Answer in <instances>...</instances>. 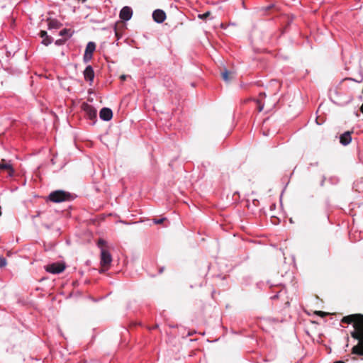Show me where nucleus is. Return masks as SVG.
<instances>
[{"label":"nucleus","instance_id":"nucleus-1","mask_svg":"<svg viewBox=\"0 0 363 363\" xmlns=\"http://www.w3.org/2000/svg\"><path fill=\"white\" fill-rule=\"evenodd\" d=\"M342 322L346 323H353L355 331L352 333V337L358 340L359 342L352 350V354L363 355V315L353 314L345 316Z\"/></svg>","mask_w":363,"mask_h":363},{"label":"nucleus","instance_id":"nucleus-2","mask_svg":"<svg viewBox=\"0 0 363 363\" xmlns=\"http://www.w3.org/2000/svg\"><path fill=\"white\" fill-rule=\"evenodd\" d=\"M45 269L49 273L54 274H60L65 270V264L64 263L55 262L45 266Z\"/></svg>","mask_w":363,"mask_h":363},{"label":"nucleus","instance_id":"nucleus-3","mask_svg":"<svg viewBox=\"0 0 363 363\" xmlns=\"http://www.w3.org/2000/svg\"><path fill=\"white\" fill-rule=\"evenodd\" d=\"M69 195L62 190L53 191L50 194V200L55 203H60L66 200Z\"/></svg>","mask_w":363,"mask_h":363},{"label":"nucleus","instance_id":"nucleus-4","mask_svg":"<svg viewBox=\"0 0 363 363\" xmlns=\"http://www.w3.org/2000/svg\"><path fill=\"white\" fill-rule=\"evenodd\" d=\"M112 257L111 253L104 247L101 249V264L106 266L111 263Z\"/></svg>","mask_w":363,"mask_h":363},{"label":"nucleus","instance_id":"nucleus-5","mask_svg":"<svg viewBox=\"0 0 363 363\" xmlns=\"http://www.w3.org/2000/svg\"><path fill=\"white\" fill-rule=\"evenodd\" d=\"M95 49L96 45L94 42H89L87 43L84 55V60L85 62H89L92 58L93 52Z\"/></svg>","mask_w":363,"mask_h":363},{"label":"nucleus","instance_id":"nucleus-6","mask_svg":"<svg viewBox=\"0 0 363 363\" xmlns=\"http://www.w3.org/2000/svg\"><path fill=\"white\" fill-rule=\"evenodd\" d=\"M152 18L157 23H162L166 19V13L162 9H156L152 13Z\"/></svg>","mask_w":363,"mask_h":363},{"label":"nucleus","instance_id":"nucleus-7","mask_svg":"<svg viewBox=\"0 0 363 363\" xmlns=\"http://www.w3.org/2000/svg\"><path fill=\"white\" fill-rule=\"evenodd\" d=\"M133 16V11L128 6H124L120 11V18L124 21H129Z\"/></svg>","mask_w":363,"mask_h":363},{"label":"nucleus","instance_id":"nucleus-8","mask_svg":"<svg viewBox=\"0 0 363 363\" xmlns=\"http://www.w3.org/2000/svg\"><path fill=\"white\" fill-rule=\"evenodd\" d=\"M99 116L104 121H109L113 117L112 110L109 108H103L100 111Z\"/></svg>","mask_w":363,"mask_h":363},{"label":"nucleus","instance_id":"nucleus-9","mask_svg":"<svg viewBox=\"0 0 363 363\" xmlns=\"http://www.w3.org/2000/svg\"><path fill=\"white\" fill-rule=\"evenodd\" d=\"M84 77L85 80L91 84L94 77V72L91 66L89 65L85 68L84 71Z\"/></svg>","mask_w":363,"mask_h":363},{"label":"nucleus","instance_id":"nucleus-10","mask_svg":"<svg viewBox=\"0 0 363 363\" xmlns=\"http://www.w3.org/2000/svg\"><path fill=\"white\" fill-rule=\"evenodd\" d=\"M0 169L8 170L9 177H12L13 175L14 170L12 167L11 162H6L5 160H2L0 162Z\"/></svg>","mask_w":363,"mask_h":363},{"label":"nucleus","instance_id":"nucleus-11","mask_svg":"<svg viewBox=\"0 0 363 363\" xmlns=\"http://www.w3.org/2000/svg\"><path fill=\"white\" fill-rule=\"evenodd\" d=\"M340 143L343 145H348L352 141L351 133L347 131L342 134L340 137Z\"/></svg>","mask_w":363,"mask_h":363},{"label":"nucleus","instance_id":"nucleus-12","mask_svg":"<svg viewBox=\"0 0 363 363\" xmlns=\"http://www.w3.org/2000/svg\"><path fill=\"white\" fill-rule=\"evenodd\" d=\"M84 110L86 112L90 119H93L96 117V111L92 106L88 104L84 105Z\"/></svg>","mask_w":363,"mask_h":363},{"label":"nucleus","instance_id":"nucleus-13","mask_svg":"<svg viewBox=\"0 0 363 363\" xmlns=\"http://www.w3.org/2000/svg\"><path fill=\"white\" fill-rule=\"evenodd\" d=\"M40 36L43 38L42 43L46 46L50 45L52 42V38L48 35L46 31L42 30L40 33Z\"/></svg>","mask_w":363,"mask_h":363},{"label":"nucleus","instance_id":"nucleus-14","mask_svg":"<svg viewBox=\"0 0 363 363\" xmlns=\"http://www.w3.org/2000/svg\"><path fill=\"white\" fill-rule=\"evenodd\" d=\"M59 34L60 36H67V38H70L72 36L70 30L67 29H62L60 31Z\"/></svg>","mask_w":363,"mask_h":363},{"label":"nucleus","instance_id":"nucleus-15","mask_svg":"<svg viewBox=\"0 0 363 363\" xmlns=\"http://www.w3.org/2000/svg\"><path fill=\"white\" fill-rule=\"evenodd\" d=\"M229 74H231V73H229L226 69L222 73V77L223 80L227 83L229 82L230 80V79L229 78Z\"/></svg>","mask_w":363,"mask_h":363},{"label":"nucleus","instance_id":"nucleus-16","mask_svg":"<svg viewBox=\"0 0 363 363\" xmlns=\"http://www.w3.org/2000/svg\"><path fill=\"white\" fill-rule=\"evenodd\" d=\"M256 103L258 104V106H257L258 111L261 112L264 108V104L262 103L261 99H257Z\"/></svg>","mask_w":363,"mask_h":363},{"label":"nucleus","instance_id":"nucleus-17","mask_svg":"<svg viewBox=\"0 0 363 363\" xmlns=\"http://www.w3.org/2000/svg\"><path fill=\"white\" fill-rule=\"evenodd\" d=\"M6 264V259L3 257H0V268L4 267Z\"/></svg>","mask_w":363,"mask_h":363},{"label":"nucleus","instance_id":"nucleus-18","mask_svg":"<svg viewBox=\"0 0 363 363\" xmlns=\"http://www.w3.org/2000/svg\"><path fill=\"white\" fill-rule=\"evenodd\" d=\"M106 244V241L103 239H100L98 241V246L100 249H101V247H104L103 246Z\"/></svg>","mask_w":363,"mask_h":363},{"label":"nucleus","instance_id":"nucleus-19","mask_svg":"<svg viewBox=\"0 0 363 363\" xmlns=\"http://www.w3.org/2000/svg\"><path fill=\"white\" fill-rule=\"evenodd\" d=\"M165 220V218H160V219H154L153 223L155 224H160Z\"/></svg>","mask_w":363,"mask_h":363},{"label":"nucleus","instance_id":"nucleus-20","mask_svg":"<svg viewBox=\"0 0 363 363\" xmlns=\"http://www.w3.org/2000/svg\"><path fill=\"white\" fill-rule=\"evenodd\" d=\"M210 14V12L209 11H207L201 15H199V18H201V19H204L206 18H207Z\"/></svg>","mask_w":363,"mask_h":363},{"label":"nucleus","instance_id":"nucleus-21","mask_svg":"<svg viewBox=\"0 0 363 363\" xmlns=\"http://www.w3.org/2000/svg\"><path fill=\"white\" fill-rule=\"evenodd\" d=\"M120 77L122 80H125L126 79V75L123 74Z\"/></svg>","mask_w":363,"mask_h":363},{"label":"nucleus","instance_id":"nucleus-22","mask_svg":"<svg viewBox=\"0 0 363 363\" xmlns=\"http://www.w3.org/2000/svg\"><path fill=\"white\" fill-rule=\"evenodd\" d=\"M317 313L321 316H323L325 315V313L322 311H318V312H317Z\"/></svg>","mask_w":363,"mask_h":363},{"label":"nucleus","instance_id":"nucleus-23","mask_svg":"<svg viewBox=\"0 0 363 363\" xmlns=\"http://www.w3.org/2000/svg\"><path fill=\"white\" fill-rule=\"evenodd\" d=\"M263 96H265V94H260L259 97L262 99Z\"/></svg>","mask_w":363,"mask_h":363}]
</instances>
